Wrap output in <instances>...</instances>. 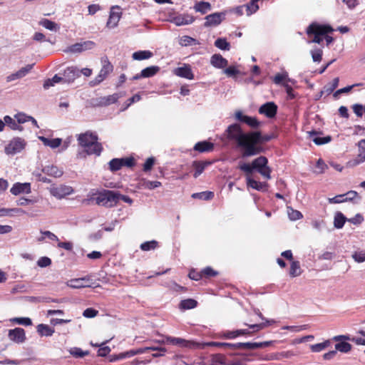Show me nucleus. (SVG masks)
<instances>
[{
  "label": "nucleus",
  "mask_w": 365,
  "mask_h": 365,
  "mask_svg": "<svg viewBox=\"0 0 365 365\" xmlns=\"http://www.w3.org/2000/svg\"><path fill=\"white\" fill-rule=\"evenodd\" d=\"M153 53L148 50L138 51L133 53L132 57L134 60L142 61L151 58Z\"/></svg>",
  "instance_id": "nucleus-34"
},
{
  "label": "nucleus",
  "mask_w": 365,
  "mask_h": 365,
  "mask_svg": "<svg viewBox=\"0 0 365 365\" xmlns=\"http://www.w3.org/2000/svg\"><path fill=\"white\" fill-rule=\"evenodd\" d=\"M244 123L252 128H257L261 124V123L256 118L248 115L245 118Z\"/></svg>",
  "instance_id": "nucleus-51"
},
{
  "label": "nucleus",
  "mask_w": 365,
  "mask_h": 365,
  "mask_svg": "<svg viewBox=\"0 0 365 365\" xmlns=\"http://www.w3.org/2000/svg\"><path fill=\"white\" fill-rule=\"evenodd\" d=\"M215 46L223 51H229L230 49V44L225 38H218L216 39Z\"/></svg>",
  "instance_id": "nucleus-44"
},
{
  "label": "nucleus",
  "mask_w": 365,
  "mask_h": 365,
  "mask_svg": "<svg viewBox=\"0 0 365 365\" xmlns=\"http://www.w3.org/2000/svg\"><path fill=\"white\" fill-rule=\"evenodd\" d=\"M155 163V159L154 158H148L146 161L145 162L143 165V170L145 172H148L150 170Z\"/></svg>",
  "instance_id": "nucleus-64"
},
{
  "label": "nucleus",
  "mask_w": 365,
  "mask_h": 365,
  "mask_svg": "<svg viewBox=\"0 0 365 365\" xmlns=\"http://www.w3.org/2000/svg\"><path fill=\"white\" fill-rule=\"evenodd\" d=\"M158 342L161 344L176 345L181 347L188 346L190 344V342L185 339L172 336H165L162 340H159Z\"/></svg>",
  "instance_id": "nucleus-19"
},
{
  "label": "nucleus",
  "mask_w": 365,
  "mask_h": 365,
  "mask_svg": "<svg viewBox=\"0 0 365 365\" xmlns=\"http://www.w3.org/2000/svg\"><path fill=\"white\" fill-rule=\"evenodd\" d=\"M352 108L357 117H362L364 113V106L361 104H354Z\"/></svg>",
  "instance_id": "nucleus-63"
},
{
  "label": "nucleus",
  "mask_w": 365,
  "mask_h": 365,
  "mask_svg": "<svg viewBox=\"0 0 365 365\" xmlns=\"http://www.w3.org/2000/svg\"><path fill=\"white\" fill-rule=\"evenodd\" d=\"M194 9L196 11L205 14L211 10L212 6L209 2L199 1L195 4Z\"/></svg>",
  "instance_id": "nucleus-35"
},
{
  "label": "nucleus",
  "mask_w": 365,
  "mask_h": 365,
  "mask_svg": "<svg viewBox=\"0 0 365 365\" xmlns=\"http://www.w3.org/2000/svg\"><path fill=\"white\" fill-rule=\"evenodd\" d=\"M277 112V106L274 102H267L259 108V113L269 118H274Z\"/></svg>",
  "instance_id": "nucleus-11"
},
{
  "label": "nucleus",
  "mask_w": 365,
  "mask_h": 365,
  "mask_svg": "<svg viewBox=\"0 0 365 365\" xmlns=\"http://www.w3.org/2000/svg\"><path fill=\"white\" fill-rule=\"evenodd\" d=\"M224 73L229 77H234L240 73V71L235 66H229L225 69Z\"/></svg>",
  "instance_id": "nucleus-59"
},
{
  "label": "nucleus",
  "mask_w": 365,
  "mask_h": 365,
  "mask_svg": "<svg viewBox=\"0 0 365 365\" xmlns=\"http://www.w3.org/2000/svg\"><path fill=\"white\" fill-rule=\"evenodd\" d=\"M240 336V330H225L222 331L218 334V337L220 339H235Z\"/></svg>",
  "instance_id": "nucleus-33"
},
{
  "label": "nucleus",
  "mask_w": 365,
  "mask_h": 365,
  "mask_svg": "<svg viewBox=\"0 0 365 365\" xmlns=\"http://www.w3.org/2000/svg\"><path fill=\"white\" fill-rule=\"evenodd\" d=\"M8 337L11 341L17 344L24 343L26 339L24 329L19 327L9 329Z\"/></svg>",
  "instance_id": "nucleus-10"
},
{
  "label": "nucleus",
  "mask_w": 365,
  "mask_h": 365,
  "mask_svg": "<svg viewBox=\"0 0 365 365\" xmlns=\"http://www.w3.org/2000/svg\"><path fill=\"white\" fill-rule=\"evenodd\" d=\"M115 191L102 189H92L87 195V198L82 200V204L90 205L95 202L99 206L112 207L116 205Z\"/></svg>",
  "instance_id": "nucleus-2"
},
{
  "label": "nucleus",
  "mask_w": 365,
  "mask_h": 365,
  "mask_svg": "<svg viewBox=\"0 0 365 365\" xmlns=\"http://www.w3.org/2000/svg\"><path fill=\"white\" fill-rule=\"evenodd\" d=\"M72 192V187L66 185H61L60 187H52L51 189V194L58 199H61L66 195H70Z\"/></svg>",
  "instance_id": "nucleus-18"
},
{
  "label": "nucleus",
  "mask_w": 365,
  "mask_h": 365,
  "mask_svg": "<svg viewBox=\"0 0 365 365\" xmlns=\"http://www.w3.org/2000/svg\"><path fill=\"white\" fill-rule=\"evenodd\" d=\"M247 184L248 187H251L258 191H266L268 187V184L267 182H259L251 178H247Z\"/></svg>",
  "instance_id": "nucleus-26"
},
{
  "label": "nucleus",
  "mask_w": 365,
  "mask_h": 365,
  "mask_svg": "<svg viewBox=\"0 0 365 365\" xmlns=\"http://www.w3.org/2000/svg\"><path fill=\"white\" fill-rule=\"evenodd\" d=\"M10 192L14 195H19L20 194H29L31 192V184L29 182H16L13 185Z\"/></svg>",
  "instance_id": "nucleus-17"
},
{
  "label": "nucleus",
  "mask_w": 365,
  "mask_h": 365,
  "mask_svg": "<svg viewBox=\"0 0 365 365\" xmlns=\"http://www.w3.org/2000/svg\"><path fill=\"white\" fill-rule=\"evenodd\" d=\"M60 82H64L63 77H61L58 74H56L52 78H48L43 83V88L44 89H48L51 86H53L56 83H58Z\"/></svg>",
  "instance_id": "nucleus-40"
},
{
  "label": "nucleus",
  "mask_w": 365,
  "mask_h": 365,
  "mask_svg": "<svg viewBox=\"0 0 365 365\" xmlns=\"http://www.w3.org/2000/svg\"><path fill=\"white\" fill-rule=\"evenodd\" d=\"M365 161V146L359 147V154L357 157L349 161L348 164L350 166H356Z\"/></svg>",
  "instance_id": "nucleus-32"
},
{
  "label": "nucleus",
  "mask_w": 365,
  "mask_h": 365,
  "mask_svg": "<svg viewBox=\"0 0 365 365\" xmlns=\"http://www.w3.org/2000/svg\"><path fill=\"white\" fill-rule=\"evenodd\" d=\"M4 122L6 125L11 128L12 130H19L21 131L23 130V127L19 125L17 120L16 121L9 115H6L4 118Z\"/></svg>",
  "instance_id": "nucleus-42"
},
{
  "label": "nucleus",
  "mask_w": 365,
  "mask_h": 365,
  "mask_svg": "<svg viewBox=\"0 0 365 365\" xmlns=\"http://www.w3.org/2000/svg\"><path fill=\"white\" fill-rule=\"evenodd\" d=\"M343 195H345L344 198L346 202H351L356 197H359V200L361 199V197H359L358 192L354 190L348 191L346 193L343 194Z\"/></svg>",
  "instance_id": "nucleus-58"
},
{
  "label": "nucleus",
  "mask_w": 365,
  "mask_h": 365,
  "mask_svg": "<svg viewBox=\"0 0 365 365\" xmlns=\"http://www.w3.org/2000/svg\"><path fill=\"white\" fill-rule=\"evenodd\" d=\"M67 285L69 287L73 288V289H80V288H84V287H91V285L84 284L81 281L79 278L78 279H72L69 280L67 283Z\"/></svg>",
  "instance_id": "nucleus-43"
},
{
  "label": "nucleus",
  "mask_w": 365,
  "mask_h": 365,
  "mask_svg": "<svg viewBox=\"0 0 365 365\" xmlns=\"http://www.w3.org/2000/svg\"><path fill=\"white\" fill-rule=\"evenodd\" d=\"M312 59L314 62H319L322 60V51L319 48L311 51Z\"/></svg>",
  "instance_id": "nucleus-60"
},
{
  "label": "nucleus",
  "mask_w": 365,
  "mask_h": 365,
  "mask_svg": "<svg viewBox=\"0 0 365 365\" xmlns=\"http://www.w3.org/2000/svg\"><path fill=\"white\" fill-rule=\"evenodd\" d=\"M268 160L264 156H259L252 160L251 165L242 163L239 165V169L247 174H251L254 170L258 172L267 180L271 179L272 169L267 165Z\"/></svg>",
  "instance_id": "nucleus-3"
},
{
  "label": "nucleus",
  "mask_w": 365,
  "mask_h": 365,
  "mask_svg": "<svg viewBox=\"0 0 365 365\" xmlns=\"http://www.w3.org/2000/svg\"><path fill=\"white\" fill-rule=\"evenodd\" d=\"M247 14L248 16L255 13L259 9V6L257 3L250 0V2L246 5Z\"/></svg>",
  "instance_id": "nucleus-56"
},
{
  "label": "nucleus",
  "mask_w": 365,
  "mask_h": 365,
  "mask_svg": "<svg viewBox=\"0 0 365 365\" xmlns=\"http://www.w3.org/2000/svg\"><path fill=\"white\" fill-rule=\"evenodd\" d=\"M120 95L118 93H113L108 96L101 97L97 99V105L101 106H106L117 102Z\"/></svg>",
  "instance_id": "nucleus-25"
},
{
  "label": "nucleus",
  "mask_w": 365,
  "mask_h": 365,
  "mask_svg": "<svg viewBox=\"0 0 365 365\" xmlns=\"http://www.w3.org/2000/svg\"><path fill=\"white\" fill-rule=\"evenodd\" d=\"M80 76V69L76 66L68 67L63 72L64 83H72Z\"/></svg>",
  "instance_id": "nucleus-15"
},
{
  "label": "nucleus",
  "mask_w": 365,
  "mask_h": 365,
  "mask_svg": "<svg viewBox=\"0 0 365 365\" xmlns=\"http://www.w3.org/2000/svg\"><path fill=\"white\" fill-rule=\"evenodd\" d=\"M174 73L181 78H185L189 80L194 78V74L190 66L185 65L182 67H179L175 69Z\"/></svg>",
  "instance_id": "nucleus-21"
},
{
  "label": "nucleus",
  "mask_w": 365,
  "mask_h": 365,
  "mask_svg": "<svg viewBox=\"0 0 365 365\" xmlns=\"http://www.w3.org/2000/svg\"><path fill=\"white\" fill-rule=\"evenodd\" d=\"M224 135L227 140L235 142L237 147L242 150L243 158L257 155L259 152L253 145H250L251 132H244L238 123L230 125L225 130Z\"/></svg>",
  "instance_id": "nucleus-1"
},
{
  "label": "nucleus",
  "mask_w": 365,
  "mask_h": 365,
  "mask_svg": "<svg viewBox=\"0 0 365 365\" xmlns=\"http://www.w3.org/2000/svg\"><path fill=\"white\" fill-rule=\"evenodd\" d=\"M154 349H155V348H144V347L136 349H130L129 351L120 353L118 358L122 359H126V358H130V357L134 356L135 355L141 354L149 351V350H154Z\"/></svg>",
  "instance_id": "nucleus-22"
},
{
  "label": "nucleus",
  "mask_w": 365,
  "mask_h": 365,
  "mask_svg": "<svg viewBox=\"0 0 365 365\" xmlns=\"http://www.w3.org/2000/svg\"><path fill=\"white\" fill-rule=\"evenodd\" d=\"M69 351L70 354L76 358H82L88 354V351H83L81 349L78 347L72 348Z\"/></svg>",
  "instance_id": "nucleus-53"
},
{
  "label": "nucleus",
  "mask_w": 365,
  "mask_h": 365,
  "mask_svg": "<svg viewBox=\"0 0 365 365\" xmlns=\"http://www.w3.org/2000/svg\"><path fill=\"white\" fill-rule=\"evenodd\" d=\"M123 167V159L121 158H113L108 163V168L113 173L120 170Z\"/></svg>",
  "instance_id": "nucleus-37"
},
{
  "label": "nucleus",
  "mask_w": 365,
  "mask_h": 365,
  "mask_svg": "<svg viewBox=\"0 0 365 365\" xmlns=\"http://www.w3.org/2000/svg\"><path fill=\"white\" fill-rule=\"evenodd\" d=\"M96 43L92 41H85L83 42H79L74 43L68 47H67L65 50V53H81L85 51L91 50L95 46Z\"/></svg>",
  "instance_id": "nucleus-8"
},
{
  "label": "nucleus",
  "mask_w": 365,
  "mask_h": 365,
  "mask_svg": "<svg viewBox=\"0 0 365 365\" xmlns=\"http://www.w3.org/2000/svg\"><path fill=\"white\" fill-rule=\"evenodd\" d=\"M42 172L46 175L53 178H60L63 174L62 169H60L53 165L44 166L42 169Z\"/></svg>",
  "instance_id": "nucleus-24"
},
{
  "label": "nucleus",
  "mask_w": 365,
  "mask_h": 365,
  "mask_svg": "<svg viewBox=\"0 0 365 365\" xmlns=\"http://www.w3.org/2000/svg\"><path fill=\"white\" fill-rule=\"evenodd\" d=\"M346 220L347 218L341 212H337L334 215V225L336 229H341Z\"/></svg>",
  "instance_id": "nucleus-38"
},
{
  "label": "nucleus",
  "mask_w": 365,
  "mask_h": 365,
  "mask_svg": "<svg viewBox=\"0 0 365 365\" xmlns=\"http://www.w3.org/2000/svg\"><path fill=\"white\" fill-rule=\"evenodd\" d=\"M351 257L356 262L362 263L365 262V251H356L353 252Z\"/></svg>",
  "instance_id": "nucleus-52"
},
{
  "label": "nucleus",
  "mask_w": 365,
  "mask_h": 365,
  "mask_svg": "<svg viewBox=\"0 0 365 365\" xmlns=\"http://www.w3.org/2000/svg\"><path fill=\"white\" fill-rule=\"evenodd\" d=\"M51 264V260L47 257H41L38 261L37 264L40 267H46Z\"/></svg>",
  "instance_id": "nucleus-61"
},
{
  "label": "nucleus",
  "mask_w": 365,
  "mask_h": 365,
  "mask_svg": "<svg viewBox=\"0 0 365 365\" xmlns=\"http://www.w3.org/2000/svg\"><path fill=\"white\" fill-rule=\"evenodd\" d=\"M120 10V8L118 6L111 7L109 19L107 21L108 27L114 28L118 25L121 16V12Z\"/></svg>",
  "instance_id": "nucleus-13"
},
{
  "label": "nucleus",
  "mask_w": 365,
  "mask_h": 365,
  "mask_svg": "<svg viewBox=\"0 0 365 365\" xmlns=\"http://www.w3.org/2000/svg\"><path fill=\"white\" fill-rule=\"evenodd\" d=\"M145 348H155L154 351H156L152 354V356L154 358L160 357L164 356L165 353L166 352V349L165 347L162 346H146Z\"/></svg>",
  "instance_id": "nucleus-55"
},
{
  "label": "nucleus",
  "mask_w": 365,
  "mask_h": 365,
  "mask_svg": "<svg viewBox=\"0 0 365 365\" xmlns=\"http://www.w3.org/2000/svg\"><path fill=\"white\" fill-rule=\"evenodd\" d=\"M287 213L289 218L293 221L302 219L303 217L302 214L299 211L295 210L291 207H287Z\"/></svg>",
  "instance_id": "nucleus-50"
},
{
  "label": "nucleus",
  "mask_w": 365,
  "mask_h": 365,
  "mask_svg": "<svg viewBox=\"0 0 365 365\" xmlns=\"http://www.w3.org/2000/svg\"><path fill=\"white\" fill-rule=\"evenodd\" d=\"M194 21L192 16L189 14H180L173 17L171 22L175 24L176 26L188 25Z\"/></svg>",
  "instance_id": "nucleus-20"
},
{
  "label": "nucleus",
  "mask_w": 365,
  "mask_h": 365,
  "mask_svg": "<svg viewBox=\"0 0 365 365\" xmlns=\"http://www.w3.org/2000/svg\"><path fill=\"white\" fill-rule=\"evenodd\" d=\"M11 321L24 326H30L32 324L31 319L29 317H16L12 319Z\"/></svg>",
  "instance_id": "nucleus-54"
},
{
  "label": "nucleus",
  "mask_w": 365,
  "mask_h": 365,
  "mask_svg": "<svg viewBox=\"0 0 365 365\" xmlns=\"http://www.w3.org/2000/svg\"><path fill=\"white\" fill-rule=\"evenodd\" d=\"M113 71V66L108 61L106 62L101 70L100 71L99 74L96 77V78L90 82V84L92 86H96L101 83L106 77V76Z\"/></svg>",
  "instance_id": "nucleus-12"
},
{
  "label": "nucleus",
  "mask_w": 365,
  "mask_h": 365,
  "mask_svg": "<svg viewBox=\"0 0 365 365\" xmlns=\"http://www.w3.org/2000/svg\"><path fill=\"white\" fill-rule=\"evenodd\" d=\"M160 67L158 66H151L147 67L141 71L140 73L135 75L132 80L137 81L143 78H150L157 74L160 71Z\"/></svg>",
  "instance_id": "nucleus-14"
},
{
  "label": "nucleus",
  "mask_w": 365,
  "mask_h": 365,
  "mask_svg": "<svg viewBox=\"0 0 365 365\" xmlns=\"http://www.w3.org/2000/svg\"><path fill=\"white\" fill-rule=\"evenodd\" d=\"M333 31V29L329 25H322L317 23L311 24L307 29V34L309 36L314 35V38L309 43H316L320 44L323 39L322 36L326 35Z\"/></svg>",
  "instance_id": "nucleus-5"
},
{
  "label": "nucleus",
  "mask_w": 365,
  "mask_h": 365,
  "mask_svg": "<svg viewBox=\"0 0 365 365\" xmlns=\"http://www.w3.org/2000/svg\"><path fill=\"white\" fill-rule=\"evenodd\" d=\"M38 139L43 143L44 145L48 146L51 148H56L61 144L62 140L61 138L48 139L44 136H39Z\"/></svg>",
  "instance_id": "nucleus-30"
},
{
  "label": "nucleus",
  "mask_w": 365,
  "mask_h": 365,
  "mask_svg": "<svg viewBox=\"0 0 365 365\" xmlns=\"http://www.w3.org/2000/svg\"><path fill=\"white\" fill-rule=\"evenodd\" d=\"M197 302L193 299H183L179 304V308L183 310L194 309L197 307Z\"/></svg>",
  "instance_id": "nucleus-36"
},
{
  "label": "nucleus",
  "mask_w": 365,
  "mask_h": 365,
  "mask_svg": "<svg viewBox=\"0 0 365 365\" xmlns=\"http://www.w3.org/2000/svg\"><path fill=\"white\" fill-rule=\"evenodd\" d=\"M37 332L41 336H51L54 333V329L47 324H40L36 327Z\"/></svg>",
  "instance_id": "nucleus-31"
},
{
  "label": "nucleus",
  "mask_w": 365,
  "mask_h": 365,
  "mask_svg": "<svg viewBox=\"0 0 365 365\" xmlns=\"http://www.w3.org/2000/svg\"><path fill=\"white\" fill-rule=\"evenodd\" d=\"M226 12H215L206 16L205 22L204 23L205 27L217 26L220 25L222 21L225 19Z\"/></svg>",
  "instance_id": "nucleus-9"
},
{
  "label": "nucleus",
  "mask_w": 365,
  "mask_h": 365,
  "mask_svg": "<svg viewBox=\"0 0 365 365\" xmlns=\"http://www.w3.org/2000/svg\"><path fill=\"white\" fill-rule=\"evenodd\" d=\"M34 66V63L32 64H28L26 66L21 68L18 71L11 73V75L8 76L6 77V81L11 82L17 79L22 78L23 77L26 76L33 68Z\"/></svg>",
  "instance_id": "nucleus-16"
},
{
  "label": "nucleus",
  "mask_w": 365,
  "mask_h": 365,
  "mask_svg": "<svg viewBox=\"0 0 365 365\" xmlns=\"http://www.w3.org/2000/svg\"><path fill=\"white\" fill-rule=\"evenodd\" d=\"M210 63L215 68H224L228 65V61L220 54H214L210 58Z\"/></svg>",
  "instance_id": "nucleus-23"
},
{
  "label": "nucleus",
  "mask_w": 365,
  "mask_h": 365,
  "mask_svg": "<svg viewBox=\"0 0 365 365\" xmlns=\"http://www.w3.org/2000/svg\"><path fill=\"white\" fill-rule=\"evenodd\" d=\"M289 274L292 277H295L301 274L300 264L298 261H293L291 263Z\"/></svg>",
  "instance_id": "nucleus-46"
},
{
  "label": "nucleus",
  "mask_w": 365,
  "mask_h": 365,
  "mask_svg": "<svg viewBox=\"0 0 365 365\" xmlns=\"http://www.w3.org/2000/svg\"><path fill=\"white\" fill-rule=\"evenodd\" d=\"M210 164L211 163L207 161H193L192 167L195 168L194 178H197L200 176L203 173L205 167Z\"/></svg>",
  "instance_id": "nucleus-28"
},
{
  "label": "nucleus",
  "mask_w": 365,
  "mask_h": 365,
  "mask_svg": "<svg viewBox=\"0 0 365 365\" xmlns=\"http://www.w3.org/2000/svg\"><path fill=\"white\" fill-rule=\"evenodd\" d=\"M193 198H199L204 200H209L214 197V192L211 191H205L201 192H196L192 195Z\"/></svg>",
  "instance_id": "nucleus-45"
},
{
  "label": "nucleus",
  "mask_w": 365,
  "mask_h": 365,
  "mask_svg": "<svg viewBox=\"0 0 365 365\" xmlns=\"http://www.w3.org/2000/svg\"><path fill=\"white\" fill-rule=\"evenodd\" d=\"M97 140V135L93 133H86L80 134L78 137L79 145L85 148L88 155L95 154L98 156L102 152L103 147Z\"/></svg>",
  "instance_id": "nucleus-4"
},
{
  "label": "nucleus",
  "mask_w": 365,
  "mask_h": 365,
  "mask_svg": "<svg viewBox=\"0 0 365 365\" xmlns=\"http://www.w3.org/2000/svg\"><path fill=\"white\" fill-rule=\"evenodd\" d=\"M213 148L214 144L206 140L198 142L194 146V150L200 153L210 152Z\"/></svg>",
  "instance_id": "nucleus-27"
},
{
  "label": "nucleus",
  "mask_w": 365,
  "mask_h": 365,
  "mask_svg": "<svg viewBox=\"0 0 365 365\" xmlns=\"http://www.w3.org/2000/svg\"><path fill=\"white\" fill-rule=\"evenodd\" d=\"M336 351L348 353L351 349V345L346 341H341L335 344Z\"/></svg>",
  "instance_id": "nucleus-47"
},
{
  "label": "nucleus",
  "mask_w": 365,
  "mask_h": 365,
  "mask_svg": "<svg viewBox=\"0 0 365 365\" xmlns=\"http://www.w3.org/2000/svg\"><path fill=\"white\" fill-rule=\"evenodd\" d=\"M339 82V78L338 77L334 78L330 85L326 86L324 87L326 92L329 94L332 93L335 88H337Z\"/></svg>",
  "instance_id": "nucleus-57"
},
{
  "label": "nucleus",
  "mask_w": 365,
  "mask_h": 365,
  "mask_svg": "<svg viewBox=\"0 0 365 365\" xmlns=\"http://www.w3.org/2000/svg\"><path fill=\"white\" fill-rule=\"evenodd\" d=\"M158 246V242L155 240L147 241L142 243L140 246L143 251H150L155 250Z\"/></svg>",
  "instance_id": "nucleus-49"
},
{
  "label": "nucleus",
  "mask_w": 365,
  "mask_h": 365,
  "mask_svg": "<svg viewBox=\"0 0 365 365\" xmlns=\"http://www.w3.org/2000/svg\"><path fill=\"white\" fill-rule=\"evenodd\" d=\"M317 132L316 130H312L309 132V136L312 138L313 142L319 145H324L328 143L331 141V137L329 135L325 137H319L317 136Z\"/></svg>",
  "instance_id": "nucleus-29"
},
{
  "label": "nucleus",
  "mask_w": 365,
  "mask_h": 365,
  "mask_svg": "<svg viewBox=\"0 0 365 365\" xmlns=\"http://www.w3.org/2000/svg\"><path fill=\"white\" fill-rule=\"evenodd\" d=\"M210 346L222 347L225 349H229L232 350L239 349L238 343H226V342H217L212 341L209 344Z\"/></svg>",
  "instance_id": "nucleus-41"
},
{
  "label": "nucleus",
  "mask_w": 365,
  "mask_h": 365,
  "mask_svg": "<svg viewBox=\"0 0 365 365\" xmlns=\"http://www.w3.org/2000/svg\"><path fill=\"white\" fill-rule=\"evenodd\" d=\"M38 24L45 29L52 31H57L59 29V26L56 23L47 19H42Z\"/></svg>",
  "instance_id": "nucleus-39"
},
{
  "label": "nucleus",
  "mask_w": 365,
  "mask_h": 365,
  "mask_svg": "<svg viewBox=\"0 0 365 365\" xmlns=\"http://www.w3.org/2000/svg\"><path fill=\"white\" fill-rule=\"evenodd\" d=\"M274 138L273 135H262L260 131H252L250 145H253L259 151L257 155L263 152V148L259 144L268 142Z\"/></svg>",
  "instance_id": "nucleus-6"
},
{
  "label": "nucleus",
  "mask_w": 365,
  "mask_h": 365,
  "mask_svg": "<svg viewBox=\"0 0 365 365\" xmlns=\"http://www.w3.org/2000/svg\"><path fill=\"white\" fill-rule=\"evenodd\" d=\"M98 312L93 308H87L83 312V316L86 318H93L98 314Z\"/></svg>",
  "instance_id": "nucleus-62"
},
{
  "label": "nucleus",
  "mask_w": 365,
  "mask_h": 365,
  "mask_svg": "<svg viewBox=\"0 0 365 365\" xmlns=\"http://www.w3.org/2000/svg\"><path fill=\"white\" fill-rule=\"evenodd\" d=\"M239 349H260L259 342H238Z\"/></svg>",
  "instance_id": "nucleus-48"
},
{
  "label": "nucleus",
  "mask_w": 365,
  "mask_h": 365,
  "mask_svg": "<svg viewBox=\"0 0 365 365\" xmlns=\"http://www.w3.org/2000/svg\"><path fill=\"white\" fill-rule=\"evenodd\" d=\"M26 142L21 138H14L5 147V153L7 155H15L20 153L25 147Z\"/></svg>",
  "instance_id": "nucleus-7"
}]
</instances>
